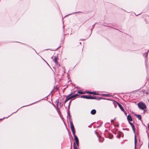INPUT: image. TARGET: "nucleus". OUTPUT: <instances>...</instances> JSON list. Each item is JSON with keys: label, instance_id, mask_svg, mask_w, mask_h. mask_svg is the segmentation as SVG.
Segmentation results:
<instances>
[{"label": "nucleus", "instance_id": "obj_3", "mask_svg": "<svg viewBox=\"0 0 149 149\" xmlns=\"http://www.w3.org/2000/svg\"><path fill=\"white\" fill-rule=\"evenodd\" d=\"M58 59V57L57 56H54V58L53 59V60L54 62L55 63V64L57 65H58V66H59V64H58V63L57 61Z\"/></svg>", "mask_w": 149, "mask_h": 149}, {"label": "nucleus", "instance_id": "obj_7", "mask_svg": "<svg viewBox=\"0 0 149 149\" xmlns=\"http://www.w3.org/2000/svg\"><path fill=\"white\" fill-rule=\"evenodd\" d=\"M74 137V139H75V142L77 145H79V139L78 138L77 136L75 135V134L74 135H73Z\"/></svg>", "mask_w": 149, "mask_h": 149}, {"label": "nucleus", "instance_id": "obj_11", "mask_svg": "<svg viewBox=\"0 0 149 149\" xmlns=\"http://www.w3.org/2000/svg\"><path fill=\"white\" fill-rule=\"evenodd\" d=\"M79 95V94H78L77 93L76 94H75L74 95L71 96L70 97H71V99L75 98V97L78 96Z\"/></svg>", "mask_w": 149, "mask_h": 149}, {"label": "nucleus", "instance_id": "obj_10", "mask_svg": "<svg viewBox=\"0 0 149 149\" xmlns=\"http://www.w3.org/2000/svg\"><path fill=\"white\" fill-rule=\"evenodd\" d=\"M96 113V110L94 109L92 110L91 112V113L92 115H94Z\"/></svg>", "mask_w": 149, "mask_h": 149}, {"label": "nucleus", "instance_id": "obj_9", "mask_svg": "<svg viewBox=\"0 0 149 149\" xmlns=\"http://www.w3.org/2000/svg\"><path fill=\"white\" fill-rule=\"evenodd\" d=\"M127 119L129 122L131 121L132 120L131 116L129 115L127 116Z\"/></svg>", "mask_w": 149, "mask_h": 149}, {"label": "nucleus", "instance_id": "obj_19", "mask_svg": "<svg viewBox=\"0 0 149 149\" xmlns=\"http://www.w3.org/2000/svg\"><path fill=\"white\" fill-rule=\"evenodd\" d=\"M56 102H57V104H58V100H57V101H56Z\"/></svg>", "mask_w": 149, "mask_h": 149}, {"label": "nucleus", "instance_id": "obj_4", "mask_svg": "<svg viewBox=\"0 0 149 149\" xmlns=\"http://www.w3.org/2000/svg\"><path fill=\"white\" fill-rule=\"evenodd\" d=\"M81 98H86L87 99H94L95 98V97H91V96H88L86 95H83L81 97Z\"/></svg>", "mask_w": 149, "mask_h": 149}, {"label": "nucleus", "instance_id": "obj_21", "mask_svg": "<svg viewBox=\"0 0 149 149\" xmlns=\"http://www.w3.org/2000/svg\"><path fill=\"white\" fill-rule=\"evenodd\" d=\"M85 92V93H89V92Z\"/></svg>", "mask_w": 149, "mask_h": 149}, {"label": "nucleus", "instance_id": "obj_18", "mask_svg": "<svg viewBox=\"0 0 149 149\" xmlns=\"http://www.w3.org/2000/svg\"><path fill=\"white\" fill-rule=\"evenodd\" d=\"M56 102H57V104H58V100H57V101H56Z\"/></svg>", "mask_w": 149, "mask_h": 149}, {"label": "nucleus", "instance_id": "obj_25", "mask_svg": "<svg viewBox=\"0 0 149 149\" xmlns=\"http://www.w3.org/2000/svg\"><path fill=\"white\" fill-rule=\"evenodd\" d=\"M112 138V135H111V137H110V138Z\"/></svg>", "mask_w": 149, "mask_h": 149}, {"label": "nucleus", "instance_id": "obj_8", "mask_svg": "<svg viewBox=\"0 0 149 149\" xmlns=\"http://www.w3.org/2000/svg\"><path fill=\"white\" fill-rule=\"evenodd\" d=\"M129 124L132 127L133 130L134 132H135V126L133 124V123L130 122H129Z\"/></svg>", "mask_w": 149, "mask_h": 149}, {"label": "nucleus", "instance_id": "obj_17", "mask_svg": "<svg viewBox=\"0 0 149 149\" xmlns=\"http://www.w3.org/2000/svg\"><path fill=\"white\" fill-rule=\"evenodd\" d=\"M103 95L105 96L106 97H109L110 96L109 95V94H103Z\"/></svg>", "mask_w": 149, "mask_h": 149}, {"label": "nucleus", "instance_id": "obj_12", "mask_svg": "<svg viewBox=\"0 0 149 149\" xmlns=\"http://www.w3.org/2000/svg\"><path fill=\"white\" fill-rule=\"evenodd\" d=\"M137 140L136 139V135L134 137V144H135V148L136 149V143H137Z\"/></svg>", "mask_w": 149, "mask_h": 149}, {"label": "nucleus", "instance_id": "obj_14", "mask_svg": "<svg viewBox=\"0 0 149 149\" xmlns=\"http://www.w3.org/2000/svg\"><path fill=\"white\" fill-rule=\"evenodd\" d=\"M136 116H137V118L141 120V116L140 115L136 114Z\"/></svg>", "mask_w": 149, "mask_h": 149}, {"label": "nucleus", "instance_id": "obj_1", "mask_svg": "<svg viewBox=\"0 0 149 149\" xmlns=\"http://www.w3.org/2000/svg\"><path fill=\"white\" fill-rule=\"evenodd\" d=\"M138 106L142 110H143L146 108L145 104L141 102H139L138 103Z\"/></svg>", "mask_w": 149, "mask_h": 149}, {"label": "nucleus", "instance_id": "obj_5", "mask_svg": "<svg viewBox=\"0 0 149 149\" xmlns=\"http://www.w3.org/2000/svg\"><path fill=\"white\" fill-rule=\"evenodd\" d=\"M73 93H72L70 94L68 96H67L65 100V101L64 103H66L70 99H71L70 97H69Z\"/></svg>", "mask_w": 149, "mask_h": 149}, {"label": "nucleus", "instance_id": "obj_16", "mask_svg": "<svg viewBox=\"0 0 149 149\" xmlns=\"http://www.w3.org/2000/svg\"><path fill=\"white\" fill-rule=\"evenodd\" d=\"M89 93L91 94H93V95H97L96 94V92H89Z\"/></svg>", "mask_w": 149, "mask_h": 149}, {"label": "nucleus", "instance_id": "obj_22", "mask_svg": "<svg viewBox=\"0 0 149 149\" xmlns=\"http://www.w3.org/2000/svg\"><path fill=\"white\" fill-rule=\"evenodd\" d=\"M72 147V144H71V148H70V149H71Z\"/></svg>", "mask_w": 149, "mask_h": 149}, {"label": "nucleus", "instance_id": "obj_2", "mask_svg": "<svg viewBox=\"0 0 149 149\" xmlns=\"http://www.w3.org/2000/svg\"><path fill=\"white\" fill-rule=\"evenodd\" d=\"M70 127L73 135L75 134V131L74 129V126L72 121H70Z\"/></svg>", "mask_w": 149, "mask_h": 149}, {"label": "nucleus", "instance_id": "obj_23", "mask_svg": "<svg viewBox=\"0 0 149 149\" xmlns=\"http://www.w3.org/2000/svg\"><path fill=\"white\" fill-rule=\"evenodd\" d=\"M146 94H148V92H146Z\"/></svg>", "mask_w": 149, "mask_h": 149}, {"label": "nucleus", "instance_id": "obj_13", "mask_svg": "<svg viewBox=\"0 0 149 149\" xmlns=\"http://www.w3.org/2000/svg\"><path fill=\"white\" fill-rule=\"evenodd\" d=\"M73 146L74 149H77L78 147H79V145H76L75 143H74Z\"/></svg>", "mask_w": 149, "mask_h": 149}, {"label": "nucleus", "instance_id": "obj_15", "mask_svg": "<svg viewBox=\"0 0 149 149\" xmlns=\"http://www.w3.org/2000/svg\"><path fill=\"white\" fill-rule=\"evenodd\" d=\"M77 93H78L81 94H84L85 93L83 92L82 91H78L77 92Z\"/></svg>", "mask_w": 149, "mask_h": 149}, {"label": "nucleus", "instance_id": "obj_6", "mask_svg": "<svg viewBox=\"0 0 149 149\" xmlns=\"http://www.w3.org/2000/svg\"><path fill=\"white\" fill-rule=\"evenodd\" d=\"M118 107H119L120 108V109L123 111L125 113V114L126 115V113L125 112V111L124 110L122 105L119 103H118Z\"/></svg>", "mask_w": 149, "mask_h": 149}, {"label": "nucleus", "instance_id": "obj_24", "mask_svg": "<svg viewBox=\"0 0 149 149\" xmlns=\"http://www.w3.org/2000/svg\"><path fill=\"white\" fill-rule=\"evenodd\" d=\"M113 121V120H111V122H112V121Z\"/></svg>", "mask_w": 149, "mask_h": 149}, {"label": "nucleus", "instance_id": "obj_20", "mask_svg": "<svg viewBox=\"0 0 149 149\" xmlns=\"http://www.w3.org/2000/svg\"><path fill=\"white\" fill-rule=\"evenodd\" d=\"M56 102H57V104H58V100H57V101H56Z\"/></svg>", "mask_w": 149, "mask_h": 149}]
</instances>
